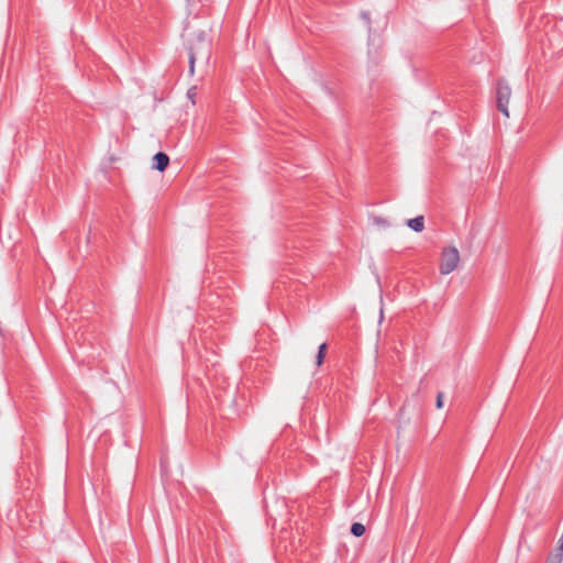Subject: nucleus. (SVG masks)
I'll list each match as a JSON object with an SVG mask.
<instances>
[{
  "label": "nucleus",
  "mask_w": 563,
  "mask_h": 563,
  "mask_svg": "<svg viewBox=\"0 0 563 563\" xmlns=\"http://www.w3.org/2000/svg\"><path fill=\"white\" fill-rule=\"evenodd\" d=\"M327 349H328L327 343H322L319 346V350H318V353H317V356H316L317 366H321L322 365V363L324 361Z\"/></svg>",
  "instance_id": "obj_6"
},
{
  "label": "nucleus",
  "mask_w": 563,
  "mask_h": 563,
  "mask_svg": "<svg viewBox=\"0 0 563 563\" xmlns=\"http://www.w3.org/2000/svg\"><path fill=\"white\" fill-rule=\"evenodd\" d=\"M189 73L192 75L195 70V62L197 58L208 60L210 57V43L205 32H200L197 36V43H190L188 46Z\"/></svg>",
  "instance_id": "obj_1"
},
{
  "label": "nucleus",
  "mask_w": 563,
  "mask_h": 563,
  "mask_svg": "<svg viewBox=\"0 0 563 563\" xmlns=\"http://www.w3.org/2000/svg\"><path fill=\"white\" fill-rule=\"evenodd\" d=\"M497 109L506 117H509L508 103L511 96V89L505 80H498L497 82Z\"/></svg>",
  "instance_id": "obj_3"
},
{
  "label": "nucleus",
  "mask_w": 563,
  "mask_h": 563,
  "mask_svg": "<svg viewBox=\"0 0 563 563\" xmlns=\"http://www.w3.org/2000/svg\"><path fill=\"white\" fill-rule=\"evenodd\" d=\"M460 263V253L455 246L444 247L441 254V263L439 266L442 275H448L456 269Z\"/></svg>",
  "instance_id": "obj_2"
},
{
  "label": "nucleus",
  "mask_w": 563,
  "mask_h": 563,
  "mask_svg": "<svg viewBox=\"0 0 563 563\" xmlns=\"http://www.w3.org/2000/svg\"><path fill=\"white\" fill-rule=\"evenodd\" d=\"M562 554H552L548 558L547 563H562Z\"/></svg>",
  "instance_id": "obj_8"
},
{
  "label": "nucleus",
  "mask_w": 563,
  "mask_h": 563,
  "mask_svg": "<svg viewBox=\"0 0 563 563\" xmlns=\"http://www.w3.org/2000/svg\"><path fill=\"white\" fill-rule=\"evenodd\" d=\"M351 533L355 537H362L365 533V527L361 522H354L351 526Z\"/></svg>",
  "instance_id": "obj_7"
},
{
  "label": "nucleus",
  "mask_w": 563,
  "mask_h": 563,
  "mask_svg": "<svg viewBox=\"0 0 563 563\" xmlns=\"http://www.w3.org/2000/svg\"><path fill=\"white\" fill-rule=\"evenodd\" d=\"M435 406L438 409L443 407V393H438Z\"/></svg>",
  "instance_id": "obj_9"
},
{
  "label": "nucleus",
  "mask_w": 563,
  "mask_h": 563,
  "mask_svg": "<svg viewBox=\"0 0 563 563\" xmlns=\"http://www.w3.org/2000/svg\"><path fill=\"white\" fill-rule=\"evenodd\" d=\"M154 161V168L158 172H164L168 164H169V157L164 152H158L153 157Z\"/></svg>",
  "instance_id": "obj_4"
},
{
  "label": "nucleus",
  "mask_w": 563,
  "mask_h": 563,
  "mask_svg": "<svg viewBox=\"0 0 563 563\" xmlns=\"http://www.w3.org/2000/svg\"><path fill=\"white\" fill-rule=\"evenodd\" d=\"M407 225L412 229L415 232H422L424 229V218L423 216H418L413 219H409L407 221Z\"/></svg>",
  "instance_id": "obj_5"
},
{
  "label": "nucleus",
  "mask_w": 563,
  "mask_h": 563,
  "mask_svg": "<svg viewBox=\"0 0 563 563\" xmlns=\"http://www.w3.org/2000/svg\"><path fill=\"white\" fill-rule=\"evenodd\" d=\"M361 16H362V19H364L367 22V24H369V22H371L369 12L363 11L361 13Z\"/></svg>",
  "instance_id": "obj_11"
},
{
  "label": "nucleus",
  "mask_w": 563,
  "mask_h": 563,
  "mask_svg": "<svg viewBox=\"0 0 563 563\" xmlns=\"http://www.w3.org/2000/svg\"><path fill=\"white\" fill-rule=\"evenodd\" d=\"M555 554H562V558H563V537H561L559 540V548H558V552Z\"/></svg>",
  "instance_id": "obj_10"
}]
</instances>
